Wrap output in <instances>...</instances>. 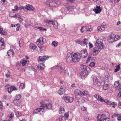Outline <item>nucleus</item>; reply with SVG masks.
Segmentation results:
<instances>
[{
    "mask_svg": "<svg viewBox=\"0 0 121 121\" xmlns=\"http://www.w3.org/2000/svg\"><path fill=\"white\" fill-rule=\"evenodd\" d=\"M47 100H46L44 102H42L40 103L41 104V107H42L43 108H39L36 109L34 112V113H35L38 112H39L42 111V110H47L52 108L51 104L49 102L47 103ZM43 112V111L42 112Z\"/></svg>",
    "mask_w": 121,
    "mask_h": 121,
    "instance_id": "f257e3e1",
    "label": "nucleus"
},
{
    "mask_svg": "<svg viewBox=\"0 0 121 121\" xmlns=\"http://www.w3.org/2000/svg\"><path fill=\"white\" fill-rule=\"evenodd\" d=\"M120 38L119 35L112 34L108 36V40L109 43H112L118 40Z\"/></svg>",
    "mask_w": 121,
    "mask_h": 121,
    "instance_id": "f03ea898",
    "label": "nucleus"
},
{
    "mask_svg": "<svg viewBox=\"0 0 121 121\" xmlns=\"http://www.w3.org/2000/svg\"><path fill=\"white\" fill-rule=\"evenodd\" d=\"M109 118H107L104 114H99L97 117V121H109Z\"/></svg>",
    "mask_w": 121,
    "mask_h": 121,
    "instance_id": "7ed1b4c3",
    "label": "nucleus"
},
{
    "mask_svg": "<svg viewBox=\"0 0 121 121\" xmlns=\"http://www.w3.org/2000/svg\"><path fill=\"white\" fill-rule=\"evenodd\" d=\"M80 53H74L73 55L72 61L74 62H76L79 61L80 59Z\"/></svg>",
    "mask_w": 121,
    "mask_h": 121,
    "instance_id": "20e7f679",
    "label": "nucleus"
},
{
    "mask_svg": "<svg viewBox=\"0 0 121 121\" xmlns=\"http://www.w3.org/2000/svg\"><path fill=\"white\" fill-rule=\"evenodd\" d=\"M103 40L100 39H97L95 43L96 46L102 49L103 47Z\"/></svg>",
    "mask_w": 121,
    "mask_h": 121,
    "instance_id": "39448f33",
    "label": "nucleus"
},
{
    "mask_svg": "<svg viewBox=\"0 0 121 121\" xmlns=\"http://www.w3.org/2000/svg\"><path fill=\"white\" fill-rule=\"evenodd\" d=\"M63 98L64 100L67 103H71L73 100V99L71 97L64 95Z\"/></svg>",
    "mask_w": 121,
    "mask_h": 121,
    "instance_id": "423d86ee",
    "label": "nucleus"
},
{
    "mask_svg": "<svg viewBox=\"0 0 121 121\" xmlns=\"http://www.w3.org/2000/svg\"><path fill=\"white\" fill-rule=\"evenodd\" d=\"M108 105H112V107L113 108H115V106L117 105V104L115 102H112L108 100L107 99H104V102Z\"/></svg>",
    "mask_w": 121,
    "mask_h": 121,
    "instance_id": "0eeeda50",
    "label": "nucleus"
},
{
    "mask_svg": "<svg viewBox=\"0 0 121 121\" xmlns=\"http://www.w3.org/2000/svg\"><path fill=\"white\" fill-rule=\"evenodd\" d=\"M45 39L42 37H40L37 40L36 43L37 45H42L44 43V41Z\"/></svg>",
    "mask_w": 121,
    "mask_h": 121,
    "instance_id": "6e6552de",
    "label": "nucleus"
},
{
    "mask_svg": "<svg viewBox=\"0 0 121 121\" xmlns=\"http://www.w3.org/2000/svg\"><path fill=\"white\" fill-rule=\"evenodd\" d=\"M100 48L96 46L95 47L93 48V49L92 52L93 55H95L99 52L100 50Z\"/></svg>",
    "mask_w": 121,
    "mask_h": 121,
    "instance_id": "1a4fd4ad",
    "label": "nucleus"
},
{
    "mask_svg": "<svg viewBox=\"0 0 121 121\" xmlns=\"http://www.w3.org/2000/svg\"><path fill=\"white\" fill-rule=\"evenodd\" d=\"M47 23L49 24L52 23L53 27L55 28L56 29L58 28V23L56 21H48L47 22Z\"/></svg>",
    "mask_w": 121,
    "mask_h": 121,
    "instance_id": "9d476101",
    "label": "nucleus"
},
{
    "mask_svg": "<svg viewBox=\"0 0 121 121\" xmlns=\"http://www.w3.org/2000/svg\"><path fill=\"white\" fill-rule=\"evenodd\" d=\"M96 8H95L93 10L96 13H99L101 12L102 9L100 7V6H96Z\"/></svg>",
    "mask_w": 121,
    "mask_h": 121,
    "instance_id": "9b49d317",
    "label": "nucleus"
},
{
    "mask_svg": "<svg viewBox=\"0 0 121 121\" xmlns=\"http://www.w3.org/2000/svg\"><path fill=\"white\" fill-rule=\"evenodd\" d=\"M87 50H82L80 52L81 56L83 58H85L87 55Z\"/></svg>",
    "mask_w": 121,
    "mask_h": 121,
    "instance_id": "f8f14e48",
    "label": "nucleus"
},
{
    "mask_svg": "<svg viewBox=\"0 0 121 121\" xmlns=\"http://www.w3.org/2000/svg\"><path fill=\"white\" fill-rule=\"evenodd\" d=\"M24 8L27 10L34 11L35 10V9L32 6L28 4L25 6Z\"/></svg>",
    "mask_w": 121,
    "mask_h": 121,
    "instance_id": "ddd939ff",
    "label": "nucleus"
},
{
    "mask_svg": "<svg viewBox=\"0 0 121 121\" xmlns=\"http://www.w3.org/2000/svg\"><path fill=\"white\" fill-rule=\"evenodd\" d=\"M49 58V57L45 56H39V57L38 60L39 61H43L48 59V58Z\"/></svg>",
    "mask_w": 121,
    "mask_h": 121,
    "instance_id": "4468645a",
    "label": "nucleus"
},
{
    "mask_svg": "<svg viewBox=\"0 0 121 121\" xmlns=\"http://www.w3.org/2000/svg\"><path fill=\"white\" fill-rule=\"evenodd\" d=\"M5 46L4 43V39L1 38L0 40V49L1 50L4 48Z\"/></svg>",
    "mask_w": 121,
    "mask_h": 121,
    "instance_id": "2eb2a0df",
    "label": "nucleus"
},
{
    "mask_svg": "<svg viewBox=\"0 0 121 121\" xmlns=\"http://www.w3.org/2000/svg\"><path fill=\"white\" fill-rule=\"evenodd\" d=\"M89 71H82L80 73V75L82 78H84L86 77L88 74V72Z\"/></svg>",
    "mask_w": 121,
    "mask_h": 121,
    "instance_id": "dca6fc26",
    "label": "nucleus"
},
{
    "mask_svg": "<svg viewBox=\"0 0 121 121\" xmlns=\"http://www.w3.org/2000/svg\"><path fill=\"white\" fill-rule=\"evenodd\" d=\"M93 84L96 86H99L100 83L98 81V79L96 77H95L93 78Z\"/></svg>",
    "mask_w": 121,
    "mask_h": 121,
    "instance_id": "f3484780",
    "label": "nucleus"
},
{
    "mask_svg": "<svg viewBox=\"0 0 121 121\" xmlns=\"http://www.w3.org/2000/svg\"><path fill=\"white\" fill-rule=\"evenodd\" d=\"M7 31L5 29H4L2 27H0V34L2 35H5L7 34Z\"/></svg>",
    "mask_w": 121,
    "mask_h": 121,
    "instance_id": "a211bd4d",
    "label": "nucleus"
},
{
    "mask_svg": "<svg viewBox=\"0 0 121 121\" xmlns=\"http://www.w3.org/2000/svg\"><path fill=\"white\" fill-rule=\"evenodd\" d=\"M81 67L82 71H89L90 70V68L86 66L85 65H82L81 66Z\"/></svg>",
    "mask_w": 121,
    "mask_h": 121,
    "instance_id": "6ab92c4d",
    "label": "nucleus"
},
{
    "mask_svg": "<svg viewBox=\"0 0 121 121\" xmlns=\"http://www.w3.org/2000/svg\"><path fill=\"white\" fill-rule=\"evenodd\" d=\"M54 67L58 70H63L64 69L65 67V66L63 65L59 64L55 66Z\"/></svg>",
    "mask_w": 121,
    "mask_h": 121,
    "instance_id": "aec40b11",
    "label": "nucleus"
},
{
    "mask_svg": "<svg viewBox=\"0 0 121 121\" xmlns=\"http://www.w3.org/2000/svg\"><path fill=\"white\" fill-rule=\"evenodd\" d=\"M94 97L98 100L101 102H104V99L101 96L98 95L96 94L95 95Z\"/></svg>",
    "mask_w": 121,
    "mask_h": 121,
    "instance_id": "412c9836",
    "label": "nucleus"
},
{
    "mask_svg": "<svg viewBox=\"0 0 121 121\" xmlns=\"http://www.w3.org/2000/svg\"><path fill=\"white\" fill-rule=\"evenodd\" d=\"M106 27V26L102 25L98 27V30L100 31H103L105 30Z\"/></svg>",
    "mask_w": 121,
    "mask_h": 121,
    "instance_id": "4be33fe9",
    "label": "nucleus"
},
{
    "mask_svg": "<svg viewBox=\"0 0 121 121\" xmlns=\"http://www.w3.org/2000/svg\"><path fill=\"white\" fill-rule=\"evenodd\" d=\"M17 88L15 87L11 86L8 88V91L9 93H11L13 90H17Z\"/></svg>",
    "mask_w": 121,
    "mask_h": 121,
    "instance_id": "5701e85b",
    "label": "nucleus"
},
{
    "mask_svg": "<svg viewBox=\"0 0 121 121\" xmlns=\"http://www.w3.org/2000/svg\"><path fill=\"white\" fill-rule=\"evenodd\" d=\"M54 2L53 1H47L45 3V4H46L47 6L48 7L51 6L54 7V5L52 4H54Z\"/></svg>",
    "mask_w": 121,
    "mask_h": 121,
    "instance_id": "b1692460",
    "label": "nucleus"
},
{
    "mask_svg": "<svg viewBox=\"0 0 121 121\" xmlns=\"http://www.w3.org/2000/svg\"><path fill=\"white\" fill-rule=\"evenodd\" d=\"M8 55L10 56H13L14 55V52L12 49H10L7 52Z\"/></svg>",
    "mask_w": 121,
    "mask_h": 121,
    "instance_id": "393cba45",
    "label": "nucleus"
},
{
    "mask_svg": "<svg viewBox=\"0 0 121 121\" xmlns=\"http://www.w3.org/2000/svg\"><path fill=\"white\" fill-rule=\"evenodd\" d=\"M21 96L20 95L18 94L17 95L14 97V100L13 101V103L15 104V103L16 102L17 100H19L21 98Z\"/></svg>",
    "mask_w": 121,
    "mask_h": 121,
    "instance_id": "a878e982",
    "label": "nucleus"
},
{
    "mask_svg": "<svg viewBox=\"0 0 121 121\" xmlns=\"http://www.w3.org/2000/svg\"><path fill=\"white\" fill-rule=\"evenodd\" d=\"M37 68L41 70H43L44 67V65L43 63H40L37 67Z\"/></svg>",
    "mask_w": 121,
    "mask_h": 121,
    "instance_id": "bb28decb",
    "label": "nucleus"
},
{
    "mask_svg": "<svg viewBox=\"0 0 121 121\" xmlns=\"http://www.w3.org/2000/svg\"><path fill=\"white\" fill-rule=\"evenodd\" d=\"M65 89H63L61 87L60 88V89L58 91V93L60 95L63 94L65 92Z\"/></svg>",
    "mask_w": 121,
    "mask_h": 121,
    "instance_id": "cd10ccee",
    "label": "nucleus"
},
{
    "mask_svg": "<svg viewBox=\"0 0 121 121\" xmlns=\"http://www.w3.org/2000/svg\"><path fill=\"white\" fill-rule=\"evenodd\" d=\"M30 48V49H32L34 50H35L37 48L36 46L32 43H31L29 45Z\"/></svg>",
    "mask_w": 121,
    "mask_h": 121,
    "instance_id": "c85d7f7f",
    "label": "nucleus"
},
{
    "mask_svg": "<svg viewBox=\"0 0 121 121\" xmlns=\"http://www.w3.org/2000/svg\"><path fill=\"white\" fill-rule=\"evenodd\" d=\"M64 74L67 76H70L71 75V73L70 71H68V70H67L66 69L65 71Z\"/></svg>",
    "mask_w": 121,
    "mask_h": 121,
    "instance_id": "c756f323",
    "label": "nucleus"
},
{
    "mask_svg": "<svg viewBox=\"0 0 121 121\" xmlns=\"http://www.w3.org/2000/svg\"><path fill=\"white\" fill-rule=\"evenodd\" d=\"M23 39V38H21L19 41V44L20 47H22L24 44Z\"/></svg>",
    "mask_w": 121,
    "mask_h": 121,
    "instance_id": "7c9ffc66",
    "label": "nucleus"
},
{
    "mask_svg": "<svg viewBox=\"0 0 121 121\" xmlns=\"http://www.w3.org/2000/svg\"><path fill=\"white\" fill-rule=\"evenodd\" d=\"M27 61L26 60H22L20 61V63L22 64L23 66H24L26 64Z\"/></svg>",
    "mask_w": 121,
    "mask_h": 121,
    "instance_id": "2f4dec72",
    "label": "nucleus"
},
{
    "mask_svg": "<svg viewBox=\"0 0 121 121\" xmlns=\"http://www.w3.org/2000/svg\"><path fill=\"white\" fill-rule=\"evenodd\" d=\"M109 87V85L107 84H104L103 85V88L104 90H106L108 89Z\"/></svg>",
    "mask_w": 121,
    "mask_h": 121,
    "instance_id": "473e14b6",
    "label": "nucleus"
},
{
    "mask_svg": "<svg viewBox=\"0 0 121 121\" xmlns=\"http://www.w3.org/2000/svg\"><path fill=\"white\" fill-rule=\"evenodd\" d=\"M59 120L60 121H65V117L64 116H61L59 118Z\"/></svg>",
    "mask_w": 121,
    "mask_h": 121,
    "instance_id": "72a5a7b5",
    "label": "nucleus"
},
{
    "mask_svg": "<svg viewBox=\"0 0 121 121\" xmlns=\"http://www.w3.org/2000/svg\"><path fill=\"white\" fill-rule=\"evenodd\" d=\"M52 45L53 46L56 47L58 45V43L55 41H53L52 43Z\"/></svg>",
    "mask_w": 121,
    "mask_h": 121,
    "instance_id": "f704fd0d",
    "label": "nucleus"
},
{
    "mask_svg": "<svg viewBox=\"0 0 121 121\" xmlns=\"http://www.w3.org/2000/svg\"><path fill=\"white\" fill-rule=\"evenodd\" d=\"M14 114L13 113H11L9 116V118L8 119V121H10L11 120L12 118L13 117Z\"/></svg>",
    "mask_w": 121,
    "mask_h": 121,
    "instance_id": "c9c22d12",
    "label": "nucleus"
},
{
    "mask_svg": "<svg viewBox=\"0 0 121 121\" xmlns=\"http://www.w3.org/2000/svg\"><path fill=\"white\" fill-rule=\"evenodd\" d=\"M65 111L64 108H61L60 109L59 113L60 114H62L65 113Z\"/></svg>",
    "mask_w": 121,
    "mask_h": 121,
    "instance_id": "e433bc0d",
    "label": "nucleus"
},
{
    "mask_svg": "<svg viewBox=\"0 0 121 121\" xmlns=\"http://www.w3.org/2000/svg\"><path fill=\"white\" fill-rule=\"evenodd\" d=\"M82 41L83 42V43L85 45L87 44L88 42V40L86 39H83Z\"/></svg>",
    "mask_w": 121,
    "mask_h": 121,
    "instance_id": "4c0bfd02",
    "label": "nucleus"
},
{
    "mask_svg": "<svg viewBox=\"0 0 121 121\" xmlns=\"http://www.w3.org/2000/svg\"><path fill=\"white\" fill-rule=\"evenodd\" d=\"M120 84L119 82L117 81L115 82L114 83V85L116 87H117L119 86Z\"/></svg>",
    "mask_w": 121,
    "mask_h": 121,
    "instance_id": "58836bf2",
    "label": "nucleus"
},
{
    "mask_svg": "<svg viewBox=\"0 0 121 121\" xmlns=\"http://www.w3.org/2000/svg\"><path fill=\"white\" fill-rule=\"evenodd\" d=\"M80 92V91L78 89H76L74 91V93L76 95H78L79 93Z\"/></svg>",
    "mask_w": 121,
    "mask_h": 121,
    "instance_id": "ea45409f",
    "label": "nucleus"
},
{
    "mask_svg": "<svg viewBox=\"0 0 121 121\" xmlns=\"http://www.w3.org/2000/svg\"><path fill=\"white\" fill-rule=\"evenodd\" d=\"M92 27L90 26H87L86 28V30L88 31H91L92 30Z\"/></svg>",
    "mask_w": 121,
    "mask_h": 121,
    "instance_id": "a19ab883",
    "label": "nucleus"
},
{
    "mask_svg": "<svg viewBox=\"0 0 121 121\" xmlns=\"http://www.w3.org/2000/svg\"><path fill=\"white\" fill-rule=\"evenodd\" d=\"M74 8V6H69L68 7V9L69 11H71L73 10Z\"/></svg>",
    "mask_w": 121,
    "mask_h": 121,
    "instance_id": "79ce46f5",
    "label": "nucleus"
},
{
    "mask_svg": "<svg viewBox=\"0 0 121 121\" xmlns=\"http://www.w3.org/2000/svg\"><path fill=\"white\" fill-rule=\"evenodd\" d=\"M15 114L18 117H19L21 116V113L18 111H17L15 112Z\"/></svg>",
    "mask_w": 121,
    "mask_h": 121,
    "instance_id": "37998d69",
    "label": "nucleus"
},
{
    "mask_svg": "<svg viewBox=\"0 0 121 121\" xmlns=\"http://www.w3.org/2000/svg\"><path fill=\"white\" fill-rule=\"evenodd\" d=\"M25 84L24 83H22L20 84V88L21 89H23L25 88Z\"/></svg>",
    "mask_w": 121,
    "mask_h": 121,
    "instance_id": "c03bdc74",
    "label": "nucleus"
},
{
    "mask_svg": "<svg viewBox=\"0 0 121 121\" xmlns=\"http://www.w3.org/2000/svg\"><path fill=\"white\" fill-rule=\"evenodd\" d=\"M85 93V91L83 92H82L80 91V92L79 93V95L81 96H84L85 95V93Z\"/></svg>",
    "mask_w": 121,
    "mask_h": 121,
    "instance_id": "a18cd8bd",
    "label": "nucleus"
},
{
    "mask_svg": "<svg viewBox=\"0 0 121 121\" xmlns=\"http://www.w3.org/2000/svg\"><path fill=\"white\" fill-rule=\"evenodd\" d=\"M89 65L90 66L92 67H94L95 66V63L93 62H92L89 64Z\"/></svg>",
    "mask_w": 121,
    "mask_h": 121,
    "instance_id": "49530a36",
    "label": "nucleus"
},
{
    "mask_svg": "<svg viewBox=\"0 0 121 121\" xmlns=\"http://www.w3.org/2000/svg\"><path fill=\"white\" fill-rule=\"evenodd\" d=\"M68 58L69 57H72L73 56V54L72 52H70L68 53L67 55Z\"/></svg>",
    "mask_w": 121,
    "mask_h": 121,
    "instance_id": "de8ad7c7",
    "label": "nucleus"
},
{
    "mask_svg": "<svg viewBox=\"0 0 121 121\" xmlns=\"http://www.w3.org/2000/svg\"><path fill=\"white\" fill-rule=\"evenodd\" d=\"M113 3H116L119 2L120 0H109Z\"/></svg>",
    "mask_w": 121,
    "mask_h": 121,
    "instance_id": "09e8293b",
    "label": "nucleus"
},
{
    "mask_svg": "<svg viewBox=\"0 0 121 121\" xmlns=\"http://www.w3.org/2000/svg\"><path fill=\"white\" fill-rule=\"evenodd\" d=\"M37 28L38 29H39L42 30L46 31V29L44 28L43 27H37Z\"/></svg>",
    "mask_w": 121,
    "mask_h": 121,
    "instance_id": "8fccbe9b",
    "label": "nucleus"
},
{
    "mask_svg": "<svg viewBox=\"0 0 121 121\" xmlns=\"http://www.w3.org/2000/svg\"><path fill=\"white\" fill-rule=\"evenodd\" d=\"M120 68V66L119 65H118L116 66V69L115 70V72H117L118 70Z\"/></svg>",
    "mask_w": 121,
    "mask_h": 121,
    "instance_id": "3c124183",
    "label": "nucleus"
},
{
    "mask_svg": "<svg viewBox=\"0 0 121 121\" xmlns=\"http://www.w3.org/2000/svg\"><path fill=\"white\" fill-rule=\"evenodd\" d=\"M88 45L90 49L93 47V45L91 43H89Z\"/></svg>",
    "mask_w": 121,
    "mask_h": 121,
    "instance_id": "603ef678",
    "label": "nucleus"
},
{
    "mask_svg": "<svg viewBox=\"0 0 121 121\" xmlns=\"http://www.w3.org/2000/svg\"><path fill=\"white\" fill-rule=\"evenodd\" d=\"M6 77L8 78L10 76L9 72L8 71V73L6 74Z\"/></svg>",
    "mask_w": 121,
    "mask_h": 121,
    "instance_id": "864d4df0",
    "label": "nucleus"
},
{
    "mask_svg": "<svg viewBox=\"0 0 121 121\" xmlns=\"http://www.w3.org/2000/svg\"><path fill=\"white\" fill-rule=\"evenodd\" d=\"M66 117V118H68L69 116V114L67 113H65L64 116Z\"/></svg>",
    "mask_w": 121,
    "mask_h": 121,
    "instance_id": "5fc2aeb1",
    "label": "nucleus"
},
{
    "mask_svg": "<svg viewBox=\"0 0 121 121\" xmlns=\"http://www.w3.org/2000/svg\"><path fill=\"white\" fill-rule=\"evenodd\" d=\"M85 93H85V95H86L87 97H89V95L87 94V91H85Z\"/></svg>",
    "mask_w": 121,
    "mask_h": 121,
    "instance_id": "6e6d98bb",
    "label": "nucleus"
},
{
    "mask_svg": "<svg viewBox=\"0 0 121 121\" xmlns=\"http://www.w3.org/2000/svg\"><path fill=\"white\" fill-rule=\"evenodd\" d=\"M117 119L119 121H121V116L120 115L118 116Z\"/></svg>",
    "mask_w": 121,
    "mask_h": 121,
    "instance_id": "4d7b16f0",
    "label": "nucleus"
},
{
    "mask_svg": "<svg viewBox=\"0 0 121 121\" xmlns=\"http://www.w3.org/2000/svg\"><path fill=\"white\" fill-rule=\"evenodd\" d=\"M84 120L86 121H87L89 120V117H84Z\"/></svg>",
    "mask_w": 121,
    "mask_h": 121,
    "instance_id": "13d9d810",
    "label": "nucleus"
},
{
    "mask_svg": "<svg viewBox=\"0 0 121 121\" xmlns=\"http://www.w3.org/2000/svg\"><path fill=\"white\" fill-rule=\"evenodd\" d=\"M80 31L82 33H83L84 32V28H83V27H82L80 29Z\"/></svg>",
    "mask_w": 121,
    "mask_h": 121,
    "instance_id": "bf43d9fd",
    "label": "nucleus"
},
{
    "mask_svg": "<svg viewBox=\"0 0 121 121\" xmlns=\"http://www.w3.org/2000/svg\"><path fill=\"white\" fill-rule=\"evenodd\" d=\"M2 103L1 101H0V109H2Z\"/></svg>",
    "mask_w": 121,
    "mask_h": 121,
    "instance_id": "052dcab7",
    "label": "nucleus"
},
{
    "mask_svg": "<svg viewBox=\"0 0 121 121\" xmlns=\"http://www.w3.org/2000/svg\"><path fill=\"white\" fill-rule=\"evenodd\" d=\"M81 109L83 111H85L86 110V109L85 107L83 106L81 108Z\"/></svg>",
    "mask_w": 121,
    "mask_h": 121,
    "instance_id": "680f3d73",
    "label": "nucleus"
},
{
    "mask_svg": "<svg viewBox=\"0 0 121 121\" xmlns=\"http://www.w3.org/2000/svg\"><path fill=\"white\" fill-rule=\"evenodd\" d=\"M74 1V0H67V1L69 3H72Z\"/></svg>",
    "mask_w": 121,
    "mask_h": 121,
    "instance_id": "e2e57ef3",
    "label": "nucleus"
},
{
    "mask_svg": "<svg viewBox=\"0 0 121 121\" xmlns=\"http://www.w3.org/2000/svg\"><path fill=\"white\" fill-rule=\"evenodd\" d=\"M96 3L98 4H99L101 3V1L100 0H97Z\"/></svg>",
    "mask_w": 121,
    "mask_h": 121,
    "instance_id": "0e129e2a",
    "label": "nucleus"
},
{
    "mask_svg": "<svg viewBox=\"0 0 121 121\" xmlns=\"http://www.w3.org/2000/svg\"><path fill=\"white\" fill-rule=\"evenodd\" d=\"M19 22H20L21 23L22 22V21H23V19L22 18H20V17L19 18Z\"/></svg>",
    "mask_w": 121,
    "mask_h": 121,
    "instance_id": "69168bd1",
    "label": "nucleus"
},
{
    "mask_svg": "<svg viewBox=\"0 0 121 121\" xmlns=\"http://www.w3.org/2000/svg\"><path fill=\"white\" fill-rule=\"evenodd\" d=\"M91 59H90L89 58H88L86 60V63H87L88 62H89L91 60Z\"/></svg>",
    "mask_w": 121,
    "mask_h": 121,
    "instance_id": "338daca9",
    "label": "nucleus"
},
{
    "mask_svg": "<svg viewBox=\"0 0 121 121\" xmlns=\"http://www.w3.org/2000/svg\"><path fill=\"white\" fill-rule=\"evenodd\" d=\"M14 17H18L19 18L20 17V16L17 14H16L15 15Z\"/></svg>",
    "mask_w": 121,
    "mask_h": 121,
    "instance_id": "774afa93",
    "label": "nucleus"
}]
</instances>
